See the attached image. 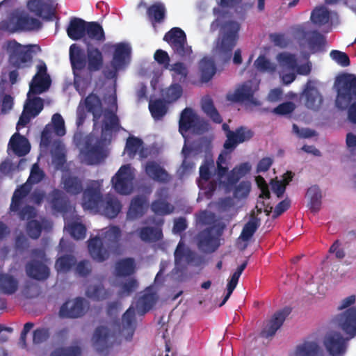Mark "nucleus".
<instances>
[{
    "mask_svg": "<svg viewBox=\"0 0 356 356\" xmlns=\"http://www.w3.org/2000/svg\"><path fill=\"white\" fill-rule=\"evenodd\" d=\"M136 313L134 308H129L122 316V330L127 331L126 339L131 340L136 328Z\"/></svg>",
    "mask_w": 356,
    "mask_h": 356,
    "instance_id": "4c0bfd02",
    "label": "nucleus"
},
{
    "mask_svg": "<svg viewBox=\"0 0 356 356\" xmlns=\"http://www.w3.org/2000/svg\"><path fill=\"white\" fill-rule=\"evenodd\" d=\"M113 48L111 67L115 69H124L129 62L131 47L127 43L120 42L113 45Z\"/></svg>",
    "mask_w": 356,
    "mask_h": 356,
    "instance_id": "a211bd4d",
    "label": "nucleus"
},
{
    "mask_svg": "<svg viewBox=\"0 0 356 356\" xmlns=\"http://www.w3.org/2000/svg\"><path fill=\"white\" fill-rule=\"evenodd\" d=\"M67 231L72 238L76 240L83 239L86 234V227L80 222H73L67 225Z\"/></svg>",
    "mask_w": 356,
    "mask_h": 356,
    "instance_id": "6e6d98bb",
    "label": "nucleus"
},
{
    "mask_svg": "<svg viewBox=\"0 0 356 356\" xmlns=\"http://www.w3.org/2000/svg\"><path fill=\"white\" fill-rule=\"evenodd\" d=\"M111 337V331L107 327L99 326L96 328L93 334V341L99 353L104 354L108 351Z\"/></svg>",
    "mask_w": 356,
    "mask_h": 356,
    "instance_id": "393cba45",
    "label": "nucleus"
},
{
    "mask_svg": "<svg viewBox=\"0 0 356 356\" xmlns=\"http://www.w3.org/2000/svg\"><path fill=\"white\" fill-rule=\"evenodd\" d=\"M147 208V202L145 196L137 195L134 197L130 204L127 212V218L131 220H135L143 216Z\"/></svg>",
    "mask_w": 356,
    "mask_h": 356,
    "instance_id": "bb28decb",
    "label": "nucleus"
},
{
    "mask_svg": "<svg viewBox=\"0 0 356 356\" xmlns=\"http://www.w3.org/2000/svg\"><path fill=\"white\" fill-rule=\"evenodd\" d=\"M258 89V83L252 80H248L238 86L234 93L228 94L227 99L232 102H248L254 105H258L259 103L254 97L255 92L257 91Z\"/></svg>",
    "mask_w": 356,
    "mask_h": 356,
    "instance_id": "9d476101",
    "label": "nucleus"
},
{
    "mask_svg": "<svg viewBox=\"0 0 356 356\" xmlns=\"http://www.w3.org/2000/svg\"><path fill=\"white\" fill-rule=\"evenodd\" d=\"M291 309L286 307L276 312L267 325L261 332V336L268 338L275 335L276 332L281 327L286 318L291 314Z\"/></svg>",
    "mask_w": 356,
    "mask_h": 356,
    "instance_id": "4468645a",
    "label": "nucleus"
},
{
    "mask_svg": "<svg viewBox=\"0 0 356 356\" xmlns=\"http://www.w3.org/2000/svg\"><path fill=\"white\" fill-rule=\"evenodd\" d=\"M307 195L309 198V209L316 213L321 209L322 195L319 187L316 185L312 186L308 188Z\"/></svg>",
    "mask_w": 356,
    "mask_h": 356,
    "instance_id": "a19ab883",
    "label": "nucleus"
},
{
    "mask_svg": "<svg viewBox=\"0 0 356 356\" xmlns=\"http://www.w3.org/2000/svg\"><path fill=\"white\" fill-rule=\"evenodd\" d=\"M51 84V80L49 76H40L35 74L33 78L32 82L30 84L29 92L33 94H40L47 90Z\"/></svg>",
    "mask_w": 356,
    "mask_h": 356,
    "instance_id": "ea45409f",
    "label": "nucleus"
},
{
    "mask_svg": "<svg viewBox=\"0 0 356 356\" xmlns=\"http://www.w3.org/2000/svg\"><path fill=\"white\" fill-rule=\"evenodd\" d=\"M145 171L150 179L156 182L166 184L170 180V176L168 172L155 161L147 162Z\"/></svg>",
    "mask_w": 356,
    "mask_h": 356,
    "instance_id": "5701e85b",
    "label": "nucleus"
},
{
    "mask_svg": "<svg viewBox=\"0 0 356 356\" xmlns=\"http://www.w3.org/2000/svg\"><path fill=\"white\" fill-rule=\"evenodd\" d=\"M15 26L18 30L38 31L42 27V23L34 17L19 16L16 19Z\"/></svg>",
    "mask_w": 356,
    "mask_h": 356,
    "instance_id": "58836bf2",
    "label": "nucleus"
},
{
    "mask_svg": "<svg viewBox=\"0 0 356 356\" xmlns=\"http://www.w3.org/2000/svg\"><path fill=\"white\" fill-rule=\"evenodd\" d=\"M54 132L57 136H63L65 134V122L59 113H55L51 118Z\"/></svg>",
    "mask_w": 356,
    "mask_h": 356,
    "instance_id": "052dcab7",
    "label": "nucleus"
},
{
    "mask_svg": "<svg viewBox=\"0 0 356 356\" xmlns=\"http://www.w3.org/2000/svg\"><path fill=\"white\" fill-rule=\"evenodd\" d=\"M136 272V263L131 257L124 258L116 261L115 274L118 277H126L132 275Z\"/></svg>",
    "mask_w": 356,
    "mask_h": 356,
    "instance_id": "cd10ccee",
    "label": "nucleus"
},
{
    "mask_svg": "<svg viewBox=\"0 0 356 356\" xmlns=\"http://www.w3.org/2000/svg\"><path fill=\"white\" fill-rule=\"evenodd\" d=\"M86 35L89 39L102 42L105 40L104 31L97 22H87Z\"/></svg>",
    "mask_w": 356,
    "mask_h": 356,
    "instance_id": "de8ad7c7",
    "label": "nucleus"
},
{
    "mask_svg": "<svg viewBox=\"0 0 356 356\" xmlns=\"http://www.w3.org/2000/svg\"><path fill=\"white\" fill-rule=\"evenodd\" d=\"M81 350L79 346L60 347L54 350L50 356H81Z\"/></svg>",
    "mask_w": 356,
    "mask_h": 356,
    "instance_id": "4d7b16f0",
    "label": "nucleus"
},
{
    "mask_svg": "<svg viewBox=\"0 0 356 356\" xmlns=\"http://www.w3.org/2000/svg\"><path fill=\"white\" fill-rule=\"evenodd\" d=\"M106 120L104 123V126L102 128V132L113 131V130H119L120 122L118 117L115 113H109V115L106 116Z\"/></svg>",
    "mask_w": 356,
    "mask_h": 356,
    "instance_id": "680f3d73",
    "label": "nucleus"
},
{
    "mask_svg": "<svg viewBox=\"0 0 356 356\" xmlns=\"http://www.w3.org/2000/svg\"><path fill=\"white\" fill-rule=\"evenodd\" d=\"M149 110L152 118L156 120H159L162 119L166 114L168 106L164 99H157L149 101Z\"/></svg>",
    "mask_w": 356,
    "mask_h": 356,
    "instance_id": "c03bdc74",
    "label": "nucleus"
},
{
    "mask_svg": "<svg viewBox=\"0 0 356 356\" xmlns=\"http://www.w3.org/2000/svg\"><path fill=\"white\" fill-rule=\"evenodd\" d=\"M85 312L84 299L79 297L63 303L60 307L59 315L62 318H76L83 316Z\"/></svg>",
    "mask_w": 356,
    "mask_h": 356,
    "instance_id": "f3484780",
    "label": "nucleus"
},
{
    "mask_svg": "<svg viewBox=\"0 0 356 356\" xmlns=\"http://www.w3.org/2000/svg\"><path fill=\"white\" fill-rule=\"evenodd\" d=\"M158 296L155 292L147 291L138 300V306L142 309L143 313L149 311L156 304Z\"/></svg>",
    "mask_w": 356,
    "mask_h": 356,
    "instance_id": "3c124183",
    "label": "nucleus"
},
{
    "mask_svg": "<svg viewBox=\"0 0 356 356\" xmlns=\"http://www.w3.org/2000/svg\"><path fill=\"white\" fill-rule=\"evenodd\" d=\"M8 147L19 157L26 156L31 150V144L29 140L18 131L11 136Z\"/></svg>",
    "mask_w": 356,
    "mask_h": 356,
    "instance_id": "412c9836",
    "label": "nucleus"
},
{
    "mask_svg": "<svg viewBox=\"0 0 356 356\" xmlns=\"http://www.w3.org/2000/svg\"><path fill=\"white\" fill-rule=\"evenodd\" d=\"M259 225L260 219L252 216L250 220L244 225L240 235V238L243 241H249L259 228Z\"/></svg>",
    "mask_w": 356,
    "mask_h": 356,
    "instance_id": "49530a36",
    "label": "nucleus"
},
{
    "mask_svg": "<svg viewBox=\"0 0 356 356\" xmlns=\"http://www.w3.org/2000/svg\"><path fill=\"white\" fill-rule=\"evenodd\" d=\"M87 22L78 18L73 17L70 19L67 28L68 37L73 40H78L83 38L86 35Z\"/></svg>",
    "mask_w": 356,
    "mask_h": 356,
    "instance_id": "a878e982",
    "label": "nucleus"
},
{
    "mask_svg": "<svg viewBox=\"0 0 356 356\" xmlns=\"http://www.w3.org/2000/svg\"><path fill=\"white\" fill-rule=\"evenodd\" d=\"M48 201L52 209L58 213L65 214L70 211L71 207L67 197L59 189L54 188L49 193Z\"/></svg>",
    "mask_w": 356,
    "mask_h": 356,
    "instance_id": "6ab92c4d",
    "label": "nucleus"
},
{
    "mask_svg": "<svg viewBox=\"0 0 356 356\" xmlns=\"http://www.w3.org/2000/svg\"><path fill=\"white\" fill-rule=\"evenodd\" d=\"M151 209L156 215L166 216L174 212L175 207L164 200H156L152 202Z\"/></svg>",
    "mask_w": 356,
    "mask_h": 356,
    "instance_id": "603ef678",
    "label": "nucleus"
},
{
    "mask_svg": "<svg viewBox=\"0 0 356 356\" xmlns=\"http://www.w3.org/2000/svg\"><path fill=\"white\" fill-rule=\"evenodd\" d=\"M122 232L118 226H111L103 233V237L95 236L88 241V251L92 258L104 262L110 257L111 252L115 254L121 253Z\"/></svg>",
    "mask_w": 356,
    "mask_h": 356,
    "instance_id": "f257e3e1",
    "label": "nucleus"
},
{
    "mask_svg": "<svg viewBox=\"0 0 356 356\" xmlns=\"http://www.w3.org/2000/svg\"><path fill=\"white\" fill-rule=\"evenodd\" d=\"M75 273L82 277L88 276L92 271V266L88 260H81L74 266Z\"/></svg>",
    "mask_w": 356,
    "mask_h": 356,
    "instance_id": "e2e57ef3",
    "label": "nucleus"
},
{
    "mask_svg": "<svg viewBox=\"0 0 356 356\" xmlns=\"http://www.w3.org/2000/svg\"><path fill=\"white\" fill-rule=\"evenodd\" d=\"M27 8L31 13L46 21L52 20L56 12L53 0H29Z\"/></svg>",
    "mask_w": 356,
    "mask_h": 356,
    "instance_id": "f8f14e48",
    "label": "nucleus"
},
{
    "mask_svg": "<svg viewBox=\"0 0 356 356\" xmlns=\"http://www.w3.org/2000/svg\"><path fill=\"white\" fill-rule=\"evenodd\" d=\"M84 42L87 44L88 70L90 72L100 70L104 64L102 51L97 47H92L90 42L86 38H84Z\"/></svg>",
    "mask_w": 356,
    "mask_h": 356,
    "instance_id": "4be33fe9",
    "label": "nucleus"
},
{
    "mask_svg": "<svg viewBox=\"0 0 356 356\" xmlns=\"http://www.w3.org/2000/svg\"><path fill=\"white\" fill-rule=\"evenodd\" d=\"M294 37L301 49L308 48L312 53L321 50L326 40L323 35L316 30H309L305 24L297 26L293 31Z\"/></svg>",
    "mask_w": 356,
    "mask_h": 356,
    "instance_id": "20e7f679",
    "label": "nucleus"
},
{
    "mask_svg": "<svg viewBox=\"0 0 356 356\" xmlns=\"http://www.w3.org/2000/svg\"><path fill=\"white\" fill-rule=\"evenodd\" d=\"M28 277L38 281L46 280L50 275L49 267L39 260H31L25 265Z\"/></svg>",
    "mask_w": 356,
    "mask_h": 356,
    "instance_id": "aec40b11",
    "label": "nucleus"
},
{
    "mask_svg": "<svg viewBox=\"0 0 356 356\" xmlns=\"http://www.w3.org/2000/svg\"><path fill=\"white\" fill-rule=\"evenodd\" d=\"M202 109L204 113L215 123L220 124L222 118L214 106L213 99L209 96H205L202 99Z\"/></svg>",
    "mask_w": 356,
    "mask_h": 356,
    "instance_id": "f704fd0d",
    "label": "nucleus"
},
{
    "mask_svg": "<svg viewBox=\"0 0 356 356\" xmlns=\"http://www.w3.org/2000/svg\"><path fill=\"white\" fill-rule=\"evenodd\" d=\"M26 229L28 235L31 238L38 239L41 235L42 225L41 222L37 220H31L28 221Z\"/></svg>",
    "mask_w": 356,
    "mask_h": 356,
    "instance_id": "13d9d810",
    "label": "nucleus"
},
{
    "mask_svg": "<svg viewBox=\"0 0 356 356\" xmlns=\"http://www.w3.org/2000/svg\"><path fill=\"white\" fill-rule=\"evenodd\" d=\"M163 40L169 44L175 54L180 57L189 56L192 53L191 47L188 45L185 32L179 27H173L168 31Z\"/></svg>",
    "mask_w": 356,
    "mask_h": 356,
    "instance_id": "39448f33",
    "label": "nucleus"
},
{
    "mask_svg": "<svg viewBox=\"0 0 356 356\" xmlns=\"http://www.w3.org/2000/svg\"><path fill=\"white\" fill-rule=\"evenodd\" d=\"M339 327L350 338L356 335V309L350 307L337 317Z\"/></svg>",
    "mask_w": 356,
    "mask_h": 356,
    "instance_id": "dca6fc26",
    "label": "nucleus"
},
{
    "mask_svg": "<svg viewBox=\"0 0 356 356\" xmlns=\"http://www.w3.org/2000/svg\"><path fill=\"white\" fill-rule=\"evenodd\" d=\"M337 90L336 106L340 110L348 108V118L356 124V76L343 74L339 76L334 83Z\"/></svg>",
    "mask_w": 356,
    "mask_h": 356,
    "instance_id": "f03ea898",
    "label": "nucleus"
},
{
    "mask_svg": "<svg viewBox=\"0 0 356 356\" xmlns=\"http://www.w3.org/2000/svg\"><path fill=\"white\" fill-rule=\"evenodd\" d=\"M222 230L215 226L207 227L201 231L197 235L198 248L205 252H213L220 246L219 237Z\"/></svg>",
    "mask_w": 356,
    "mask_h": 356,
    "instance_id": "1a4fd4ad",
    "label": "nucleus"
},
{
    "mask_svg": "<svg viewBox=\"0 0 356 356\" xmlns=\"http://www.w3.org/2000/svg\"><path fill=\"white\" fill-rule=\"evenodd\" d=\"M201 80L203 82L209 81L216 72L214 60L211 58L204 57L199 63Z\"/></svg>",
    "mask_w": 356,
    "mask_h": 356,
    "instance_id": "2f4dec72",
    "label": "nucleus"
},
{
    "mask_svg": "<svg viewBox=\"0 0 356 356\" xmlns=\"http://www.w3.org/2000/svg\"><path fill=\"white\" fill-rule=\"evenodd\" d=\"M86 156L92 160H99L103 156V149L100 145H88L86 144Z\"/></svg>",
    "mask_w": 356,
    "mask_h": 356,
    "instance_id": "774afa93",
    "label": "nucleus"
},
{
    "mask_svg": "<svg viewBox=\"0 0 356 356\" xmlns=\"http://www.w3.org/2000/svg\"><path fill=\"white\" fill-rule=\"evenodd\" d=\"M82 193L81 205L83 209L99 212L104 199L98 182L91 181Z\"/></svg>",
    "mask_w": 356,
    "mask_h": 356,
    "instance_id": "0eeeda50",
    "label": "nucleus"
},
{
    "mask_svg": "<svg viewBox=\"0 0 356 356\" xmlns=\"http://www.w3.org/2000/svg\"><path fill=\"white\" fill-rule=\"evenodd\" d=\"M134 176L129 165H124L120 168L115 176L112 178L115 191L121 195H129L133 190Z\"/></svg>",
    "mask_w": 356,
    "mask_h": 356,
    "instance_id": "9b49d317",
    "label": "nucleus"
},
{
    "mask_svg": "<svg viewBox=\"0 0 356 356\" xmlns=\"http://www.w3.org/2000/svg\"><path fill=\"white\" fill-rule=\"evenodd\" d=\"M222 129L227 138L223 147L227 150L234 149L238 144L250 140L254 136L252 130L243 126L236 128L235 131H232L227 123H223Z\"/></svg>",
    "mask_w": 356,
    "mask_h": 356,
    "instance_id": "6e6552de",
    "label": "nucleus"
},
{
    "mask_svg": "<svg viewBox=\"0 0 356 356\" xmlns=\"http://www.w3.org/2000/svg\"><path fill=\"white\" fill-rule=\"evenodd\" d=\"M182 92V88L180 85L174 84L167 89L165 96L168 102H173L181 96Z\"/></svg>",
    "mask_w": 356,
    "mask_h": 356,
    "instance_id": "338daca9",
    "label": "nucleus"
},
{
    "mask_svg": "<svg viewBox=\"0 0 356 356\" xmlns=\"http://www.w3.org/2000/svg\"><path fill=\"white\" fill-rule=\"evenodd\" d=\"M19 208H21V207ZM14 212L17 213L21 220H31L36 216L35 209L31 205H25L22 209H19L18 211Z\"/></svg>",
    "mask_w": 356,
    "mask_h": 356,
    "instance_id": "0e129e2a",
    "label": "nucleus"
},
{
    "mask_svg": "<svg viewBox=\"0 0 356 356\" xmlns=\"http://www.w3.org/2000/svg\"><path fill=\"white\" fill-rule=\"evenodd\" d=\"M330 56L332 60L342 67H348L350 64L348 56L344 52L339 50H332Z\"/></svg>",
    "mask_w": 356,
    "mask_h": 356,
    "instance_id": "69168bd1",
    "label": "nucleus"
},
{
    "mask_svg": "<svg viewBox=\"0 0 356 356\" xmlns=\"http://www.w3.org/2000/svg\"><path fill=\"white\" fill-rule=\"evenodd\" d=\"M303 95L305 97L307 108L316 111L321 107L323 103V97L318 89L311 84L310 81L305 85Z\"/></svg>",
    "mask_w": 356,
    "mask_h": 356,
    "instance_id": "b1692460",
    "label": "nucleus"
},
{
    "mask_svg": "<svg viewBox=\"0 0 356 356\" xmlns=\"http://www.w3.org/2000/svg\"><path fill=\"white\" fill-rule=\"evenodd\" d=\"M139 236L145 242H156L162 238L163 233L159 228L143 227L139 231Z\"/></svg>",
    "mask_w": 356,
    "mask_h": 356,
    "instance_id": "a18cd8bd",
    "label": "nucleus"
},
{
    "mask_svg": "<svg viewBox=\"0 0 356 356\" xmlns=\"http://www.w3.org/2000/svg\"><path fill=\"white\" fill-rule=\"evenodd\" d=\"M324 345L331 356H342L346 350L345 339L338 332L328 334L325 337Z\"/></svg>",
    "mask_w": 356,
    "mask_h": 356,
    "instance_id": "2eb2a0df",
    "label": "nucleus"
},
{
    "mask_svg": "<svg viewBox=\"0 0 356 356\" xmlns=\"http://www.w3.org/2000/svg\"><path fill=\"white\" fill-rule=\"evenodd\" d=\"M86 295L88 298L97 301L104 300L110 296L111 293L103 284H92L88 286Z\"/></svg>",
    "mask_w": 356,
    "mask_h": 356,
    "instance_id": "79ce46f5",
    "label": "nucleus"
},
{
    "mask_svg": "<svg viewBox=\"0 0 356 356\" xmlns=\"http://www.w3.org/2000/svg\"><path fill=\"white\" fill-rule=\"evenodd\" d=\"M143 141L136 136H129L126 141L124 152L129 158H134L143 147Z\"/></svg>",
    "mask_w": 356,
    "mask_h": 356,
    "instance_id": "864d4df0",
    "label": "nucleus"
},
{
    "mask_svg": "<svg viewBox=\"0 0 356 356\" xmlns=\"http://www.w3.org/2000/svg\"><path fill=\"white\" fill-rule=\"evenodd\" d=\"M19 288V281L13 275L0 273V293L5 295L15 293Z\"/></svg>",
    "mask_w": 356,
    "mask_h": 356,
    "instance_id": "c85d7f7f",
    "label": "nucleus"
},
{
    "mask_svg": "<svg viewBox=\"0 0 356 356\" xmlns=\"http://www.w3.org/2000/svg\"><path fill=\"white\" fill-rule=\"evenodd\" d=\"M102 206H103V214L108 218H115L122 209L120 202L117 198L113 197H107L104 200Z\"/></svg>",
    "mask_w": 356,
    "mask_h": 356,
    "instance_id": "e433bc0d",
    "label": "nucleus"
},
{
    "mask_svg": "<svg viewBox=\"0 0 356 356\" xmlns=\"http://www.w3.org/2000/svg\"><path fill=\"white\" fill-rule=\"evenodd\" d=\"M321 349L316 341H305L296 348L295 356H320Z\"/></svg>",
    "mask_w": 356,
    "mask_h": 356,
    "instance_id": "72a5a7b5",
    "label": "nucleus"
},
{
    "mask_svg": "<svg viewBox=\"0 0 356 356\" xmlns=\"http://www.w3.org/2000/svg\"><path fill=\"white\" fill-rule=\"evenodd\" d=\"M76 259L72 254H64L57 259L56 268L57 270L62 273H67L75 266Z\"/></svg>",
    "mask_w": 356,
    "mask_h": 356,
    "instance_id": "8fccbe9b",
    "label": "nucleus"
},
{
    "mask_svg": "<svg viewBox=\"0 0 356 356\" xmlns=\"http://www.w3.org/2000/svg\"><path fill=\"white\" fill-rule=\"evenodd\" d=\"M240 24L235 21H226L220 26L216 41L214 53L223 63H228L239 39Z\"/></svg>",
    "mask_w": 356,
    "mask_h": 356,
    "instance_id": "7ed1b4c3",
    "label": "nucleus"
},
{
    "mask_svg": "<svg viewBox=\"0 0 356 356\" xmlns=\"http://www.w3.org/2000/svg\"><path fill=\"white\" fill-rule=\"evenodd\" d=\"M197 115L193 112L191 108H185L180 115L179 121V131L183 134V132H186L192 129L194 123L197 120Z\"/></svg>",
    "mask_w": 356,
    "mask_h": 356,
    "instance_id": "473e14b6",
    "label": "nucleus"
},
{
    "mask_svg": "<svg viewBox=\"0 0 356 356\" xmlns=\"http://www.w3.org/2000/svg\"><path fill=\"white\" fill-rule=\"evenodd\" d=\"M147 15L152 23H161L165 17V8L163 3L156 2L149 6Z\"/></svg>",
    "mask_w": 356,
    "mask_h": 356,
    "instance_id": "37998d69",
    "label": "nucleus"
},
{
    "mask_svg": "<svg viewBox=\"0 0 356 356\" xmlns=\"http://www.w3.org/2000/svg\"><path fill=\"white\" fill-rule=\"evenodd\" d=\"M310 19L316 25H325L330 20V12L324 6L316 7L312 10Z\"/></svg>",
    "mask_w": 356,
    "mask_h": 356,
    "instance_id": "09e8293b",
    "label": "nucleus"
},
{
    "mask_svg": "<svg viewBox=\"0 0 356 356\" xmlns=\"http://www.w3.org/2000/svg\"><path fill=\"white\" fill-rule=\"evenodd\" d=\"M43 106L42 99L36 97L29 100L24 106V111L32 116V118H35L42 111Z\"/></svg>",
    "mask_w": 356,
    "mask_h": 356,
    "instance_id": "5fc2aeb1",
    "label": "nucleus"
},
{
    "mask_svg": "<svg viewBox=\"0 0 356 356\" xmlns=\"http://www.w3.org/2000/svg\"><path fill=\"white\" fill-rule=\"evenodd\" d=\"M251 189L250 182L242 181L234 188V196L237 199H243L248 197Z\"/></svg>",
    "mask_w": 356,
    "mask_h": 356,
    "instance_id": "bf43d9fd",
    "label": "nucleus"
},
{
    "mask_svg": "<svg viewBox=\"0 0 356 356\" xmlns=\"http://www.w3.org/2000/svg\"><path fill=\"white\" fill-rule=\"evenodd\" d=\"M69 57L74 76V86H76L81 79L79 74L86 66L87 58L84 51L76 44L70 47Z\"/></svg>",
    "mask_w": 356,
    "mask_h": 356,
    "instance_id": "ddd939ff",
    "label": "nucleus"
},
{
    "mask_svg": "<svg viewBox=\"0 0 356 356\" xmlns=\"http://www.w3.org/2000/svg\"><path fill=\"white\" fill-rule=\"evenodd\" d=\"M63 188L68 194L77 195L83 191V181L77 176L68 175L63 179Z\"/></svg>",
    "mask_w": 356,
    "mask_h": 356,
    "instance_id": "7c9ffc66",
    "label": "nucleus"
},
{
    "mask_svg": "<svg viewBox=\"0 0 356 356\" xmlns=\"http://www.w3.org/2000/svg\"><path fill=\"white\" fill-rule=\"evenodd\" d=\"M85 106L87 111L92 113L93 121L96 124L102 113V104L100 98L97 95L91 93L85 99Z\"/></svg>",
    "mask_w": 356,
    "mask_h": 356,
    "instance_id": "c756f323",
    "label": "nucleus"
},
{
    "mask_svg": "<svg viewBox=\"0 0 356 356\" xmlns=\"http://www.w3.org/2000/svg\"><path fill=\"white\" fill-rule=\"evenodd\" d=\"M31 187L29 184H24L14 192L10 206L11 211H17L23 204V199L30 193Z\"/></svg>",
    "mask_w": 356,
    "mask_h": 356,
    "instance_id": "c9c22d12",
    "label": "nucleus"
},
{
    "mask_svg": "<svg viewBox=\"0 0 356 356\" xmlns=\"http://www.w3.org/2000/svg\"><path fill=\"white\" fill-rule=\"evenodd\" d=\"M8 47L10 49L8 64L16 69H22L31 65L32 54L30 49L22 46L15 40L9 41Z\"/></svg>",
    "mask_w": 356,
    "mask_h": 356,
    "instance_id": "423d86ee",
    "label": "nucleus"
}]
</instances>
